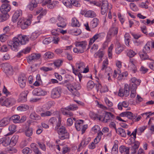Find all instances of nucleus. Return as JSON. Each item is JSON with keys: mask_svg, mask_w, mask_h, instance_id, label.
<instances>
[{"mask_svg": "<svg viewBox=\"0 0 154 154\" xmlns=\"http://www.w3.org/2000/svg\"><path fill=\"white\" fill-rule=\"evenodd\" d=\"M28 40L29 38L27 36L20 34L17 37L14 38L12 41H9L8 42V45L13 50L17 51H18L20 43L22 45H25Z\"/></svg>", "mask_w": 154, "mask_h": 154, "instance_id": "f257e3e1", "label": "nucleus"}, {"mask_svg": "<svg viewBox=\"0 0 154 154\" xmlns=\"http://www.w3.org/2000/svg\"><path fill=\"white\" fill-rule=\"evenodd\" d=\"M61 118L59 116L58 122L55 129L59 134V138L61 140H63L69 138V134L67 132L65 127L62 126H61Z\"/></svg>", "mask_w": 154, "mask_h": 154, "instance_id": "f03ea898", "label": "nucleus"}, {"mask_svg": "<svg viewBox=\"0 0 154 154\" xmlns=\"http://www.w3.org/2000/svg\"><path fill=\"white\" fill-rule=\"evenodd\" d=\"M85 66V64L83 62H80L79 63H77L75 64L76 69H75L73 66L72 67L73 72L75 75L78 74V72H82Z\"/></svg>", "mask_w": 154, "mask_h": 154, "instance_id": "7ed1b4c3", "label": "nucleus"}, {"mask_svg": "<svg viewBox=\"0 0 154 154\" xmlns=\"http://www.w3.org/2000/svg\"><path fill=\"white\" fill-rule=\"evenodd\" d=\"M61 90V88L59 87H57L53 88L51 92V97L53 99H56L60 97Z\"/></svg>", "mask_w": 154, "mask_h": 154, "instance_id": "20e7f679", "label": "nucleus"}, {"mask_svg": "<svg viewBox=\"0 0 154 154\" xmlns=\"http://www.w3.org/2000/svg\"><path fill=\"white\" fill-rule=\"evenodd\" d=\"M15 102L14 99L13 98H6L5 99H0V103L2 106H8L10 105H13Z\"/></svg>", "mask_w": 154, "mask_h": 154, "instance_id": "39448f33", "label": "nucleus"}, {"mask_svg": "<svg viewBox=\"0 0 154 154\" xmlns=\"http://www.w3.org/2000/svg\"><path fill=\"white\" fill-rule=\"evenodd\" d=\"M129 94V88L128 85L125 84V85L124 89L121 88L119 89L118 95L121 97L125 96L128 97Z\"/></svg>", "mask_w": 154, "mask_h": 154, "instance_id": "423d86ee", "label": "nucleus"}, {"mask_svg": "<svg viewBox=\"0 0 154 154\" xmlns=\"http://www.w3.org/2000/svg\"><path fill=\"white\" fill-rule=\"evenodd\" d=\"M2 67L3 68L6 74L9 75H12L13 69L11 65L8 63H3L2 65Z\"/></svg>", "mask_w": 154, "mask_h": 154, "instance_id": "0eeeda50", "label": "nucleus"}, {"mask_svg": "<svg viewBox=\"0 0 154 154\" xmlns=\"http://www.w3.org/2000/svg\"><path fill=\"white\" fill-rule=\"evenodd\" d=\"M26 78L24 74H20L18 78V83L19 85L21 88L25 87L26 85Z\"/></svg>", "mask_w": 154, "mask_h": 154, "instance_id": "6e6552de", "label": "nucleus"}, {"mask_svg": "<svg viewBox=\"0 0 154 154\" xmlns=\"http://www.w3.org/2000/svg\"><path fill=\"white\" fill-rule=\"evenodd\" d=\"M114 118V116L113 114L110 112H105L104 118L102 120L101 119V121L104 122L105 123H107L110 122Z\"/></svg>", "mask_w": 154, "mask_h": 154, "instance_id": "1a4fd4ad", "label": "nucleus"}, {"mask_svg": "<svg viewBox=\"0 0 154 154\" xmlns=\"http://www.w3.org/2000/svg\"><path fill=\"white\" fill-rule=\"evenodd\" d=\"M41 57L39 54H32L27 58V61L29 64H31L35 61L39 59Z\"/></svg>", "mask_w": 154, "mask_h": 154, "instance_id": "9d476101", "label": "nucleus"}, {"mask_svg": "<svg viewBox=\"0 0 154 154\" xmlns=\"http://www.w3.org/2000/svg\"><path fill=\"white\" fill-rule=\"evenodd\" d=\"M75 45L76 47H78L79 48H80L81 52L83 53L86 49L87 42L86 41L78 42L75 43Z\"/></svg>", "mask_w": 154, "mask_h": 154, "instance_id": "9b49d317", "label": "nucleus"}, {"mask_svg": "<svg viewBox=\"0 0 154 154\" xmlns=\"http://www.w3.org/2000/svg\"><path fill=\"white\" fill-rule=\"evenodd\" d=\"M105 34L104 33H100L95 34L90 39L89 44V46L91 45L96 40L98 39L101 38L105 37Z\"/></svg>", "mask_w": 154, "mask_h": 154, "instance_id": "f8f14e48", "label": "nucleus"}, {"mask_svg": "<svg viewBox=\"0 0 154 154\" xmlns=\"http://www.w3.org/2000/svg\"><path fill=\"white\" fill-rule=\"evenodd\" d=\"M33 94L36 96H44L47 93L46 91L40 88H36L32 92Z\"/></svg>", "mask_w": 154, "mask_h": 154, "instance_id": "ddd939ff", "label": "nucleus"}, {"mask_svg": "<svg viewBox=\"0 0 154 154\" xmlns=\"http://www.w3.org/2000/svg\"><path fill=\"white\" fill-rule=\"evenodd\" d=\"M11 8V7L9 4H3L1 6L0 11L2 13H7Z\"/></svg>", "mask_w": 154, "mask_h": 154, "instance_id": "4468645a", "label": "nucleus"}, {"mask_svg": "<svg viewBox=\"0 0 154 154\" xmlns=\"http://www.w3.org/2000/svg\"><path fill=\"white\" fill-rule=\"evenodd\" d=\"M29 93L28 90L23 91L21 92L18 100L19 102H25L27 101V96Z\"/></svg>", "mask_w": 154, "mask_h": 154, "instance_id": "2eb2a0df", "label": "nucleus"}, {"mask_svg": "<svg viewBox=\"0 0 154 154\" xmlns=\"http://www.w3.org/2000/svg\"><path fill=\"white\" fill-rule=\"evenodd\" d=\"M108 3L106 0H104L103 2L101 7V12L102 15H104L108 9Z\"/></svg>", "mask_w": 154, "mask_h": 154, "instance_id": "dca6fc26", "label": "nucleus"}, {"mask_svg": "<svg viewBox=\"0 0 154 154\" xmlns=\"http://www.w3.org/2000/svg\"><path fill=\"white\" fill-rule=\"evenodd\" d=\"M140 144V143L138 141L135 142L134 145L132 146L131 149V154H138V148Z\"/></svg>", "mask_w": 154, "mask_h": 154, "instance_id": "f3484780", "label": "nucleus"}, {"mask_svg": "<svg viewBox=\"0 0 154 154\" xmlns=\"http://www.w3.org/2000/svg\"><path fill=\"white\" fill-rule=\"evenodd\" d=\"M121 117H127L128 118L132 119L135 118V116H133V113L130 112H125L120 114Z\"/></svg>", "mask_w": 154, "mask_h": 154, "instance_id": "a211bd4d", "label": "nucleus"}, {"mask_svg": "<svg viewBox=\"0 0 154 154\" xmlns=\"http://www.w3.org/2000/svg\"><path fill=\"white\" fill-rule=\"evenodd\" d=\"M22 15V11L21 10L16 11L14 14L12 18V20L14 22H16L18 17Z\"/></svg>", "mask_w": 154, "mask_h": 154, "instance_id": "6ab92c4d", "label": "nucleus"}, {"mask_svg": "<svg viewBox=\"0 0 154 154\" xmlns=\"http://www.w3.org/2000/svg\"><path fill=\"white\" fill-rule=\"evenodd\" d=\"M11 138L9 137H5L2 138V145L5 146L8 145L11 146Z\"/></svg>", "mask_w": 154, "mask_h": 154, "instance_id": "aec40b11", "label": "nucleus"}, {"mask_svg": "<svg viewBox=\"0 0 154 154\" xmlns=\"http://www.w3.org/2000/svg\"><path fill=\"white\" fill-rule=\"evenodd\" d=\"M83 121L79 120L76 121L75 123V127L78 131H80L83 125Z\"/></svg>", "mask_w": 154, "mask_h": 154, "instance_id": "412c9836", "label": "nucleus"}, {"mask_svg": "<svg viewBox=\"0 0 154 154\" xmlns=\"http://www.w3.org/2000/svg\"><path fill=\"white\" fill-rule=\"evenodd\" d=\"M58 20L59 22L57 24L58 27L63 28L66 26V24L65 20L62 17L60 16L58 17Z\"/></svg>", "mask_w": 154, "mask_h": 154, "instance_id": "4be33fe9", "label": "nucleus"}, {"mask_svg": "<svg viewBox=\"0 0 154 154\" xmlns=\"http://www.w3.org/2000/svg\"><path fill=\"white\" fill-rule=\"evenodd\" d=\"M9 118L5 117L0 121V127L8 125L10 123Z\"/></svg>", "mask_w": 154, "mask_h": 154, "instance_id": "5701e85b", "label": "nucleus"}, {"mask_svg": "<svg viewBox=\"0 0 154 154\" xmlns=\"http://www.w3.org/2000/svg\"><path fill=\"white\" fill-rule=\"evenodd\" d=\"M104 54L103 51L99 50L94 54V56L95 58L98 57L99 58V62L100 63L102 60V58L103 57Z\"/></svg>", "mask_w": 154, "mask_h": 154, "instance_id": "b1692460", "label": "nucleus"}, {"mask_svg": "<svg viewBox=\"0 0 154 154\" xmlns=\"http://www.w3.org/2000/svg\"><path fill=\"white\" fill-rule=\"evenodd\" d=\"M119 151L121 153H124V154H129V148L125 146H121L119 147Z\"/></svg>", "mask_w": 154, "mask_h": 154, "instance_id": "393cba45", "label": "nucleus"}, {"mask_svg": "<svg viewBox=\"0 0 154 154\" xmlns=\"http://www.w3.org/2000/svg\"><path fill=\"white\" fill-rule=\"evenodd\" d=\"M118 28L117 27H112L108 32V34L110 35H114L117 34L118 32Z\"/></svg>", "mask_w": 154, "mask_h": 154, "instance_id": "a878e982", "label": "nucleus"}, {"mask_svg": "<svg viewBox=\"0 0 154 154\" xmlns=\"http://www.w3.org/2000/svg\"><path fill=\"white\" fill-rule=\"evenodd\" d=\"M106 71L105 75L106 76H108V80H111L110 77L112 76V69L110 68H106Z\"/></svg>", "mask_w": 154, "mask_h": 154, "instance_id": "bb28decb", "label": "nucleus"}, {"mask_svg": "<svg viewBox=\"0 0 154 154\" xmlns=\"http://www.w3.org/2000/svg\"><path fill=\"white\" fill-rule=\"evenodd\" d=\"M91 118L94 120L97 119L99 120H101V119L102 116H98V115L96 114H95L92 112H90L89 114Z\"/></svg>", "mask_w": 154, "mask_h": 154, "instance_id": "cd10ccee", "label": "nucleus"}, {"mask_svg": "<svg viewBox=\"0 0 154 154\" xmlns=\"http://www.w3.org/2000/svg\"><path fill=\"white\" fill-rule=\"evenodd\" d=\"M10 121L12 120L14 123H18L20 122V117L18 115H14L9 118Z\"/></svg>", "mask_w": 154, "mask_h": 154, "instance_id": "c85d7f7f", "label": "nucleus"}, {"mask_svg": "<svg viewBox=\"0 0 154 154\" xmlns=\"http://www.w3.org/2000/svg\"><path fill=\"white\" fill-rule=\"evenodd\" d=\"M99 20L96 18H94L93 19L92 21L91 22V27L93 28L96 27L99 23Z\"/></svg>", "mask_w": 154, "mask_h": 154, "instance_id": "c756f323", "label": "nucleus"}, {"mask_svg": "<svg viewBox=\"0 0 154 154\" xmlns=\"http://www.w3.org/2000/svg\"><path fill=\"white\" fill-rule=\"evenodd\" d=\"M18 136L17 135H15L11 139V146H14L17 143L18 139Z\"/></svg>", "mask_w": 154, "mask_h": 154, "instance_id": "7c9ffc66", "label": "nucleus"}, {"mask_svg": "<svg viewBox=\"0 0 154 154\" xmlns=\"http://www.w3.org/2000/svg\"><path fill=\"white\" fill-rule=\"evenodd\" d=\"M62 111L63 114L66 116L67 117H71L73 116V114L72 112L66 109H62Z\"/></svg>", "mask_w": 154, "mask_h": 154, "instance_id": "2f4dec72", "label": "nucleus"}, {"mask_svg": "<svg viewBox=\"0 0 154 154\" xmlns=\"http://www.w3.org/2000/svg\"><path fill=\"white\" fill-rule=\"evenodd\" d=\"M37 6L36 3H35V1H32L28 5L27 7L29 9L32 11L34 8L36 7Z\"/></svg>", "mask_w": 154, "mask_h": 154, "instance_id": "473e14b6", "label": "nucleus"}, {"mask_svg": "<svg viewBox=\"0 0 154 154\" xmlns=\"http://www.w3.org/2000/svg\"><path fill=\"white\" fill-rule=\"evenodd\" d=\"M71 25L73 27H79L80 26L79 22L75 17H74L72 18Z\"/></svg>", "mask_w": 154, "mask_h": 154, "instance_id": "72a5a7b5", "label": "nucleus"}, {"mask_svg": "<svg viewBox=\"0 0 154 154\" xmlns=\"http://www.w3.org/2000/svg\"><path fill=\"white\" fill-rule=\"evenodd\" d=\"M117 133L122 137H125L126 136V134L125 130L122 128H119L117 130Z\"/></svg>", "mask_w": 154, "mask_h": 154, "instance_id": "f704fd0d", "label": "nucleus"}, {"mask_svg": "<svg viewBox=\"0 0 154 154\" xmlns=\"http://www.w3.org/2000/svg\"><path fill=\"white\" fill-rule=\"evenodd\" d=\"M54 54L51 52H48L45 53L44 57L45 59H52L54 57Z\"/></svg>", "mask_w": 154, "mask_h": 154, "instance_id": "c9c22d12", "label": "nucleus"}, {"mask_svg": "<svg viewBox=\"0 0 154 154\" xmlns=\"http://www.w3.org/2000/svg\"><path fill=\"white\" fill-rule=\"evenodd\" d=\"M125 48L124 46L120 45H119L116 49V52L117 54H120L124 50Z\"/></svg>", "mask_w": 154, "mask_h": 154, "instance_id": "e433bc0d", "label": "nucleus"}, {"mask_svg": "<svg viewBox=\"0 0 154 154\" xmlns=\"http://www.w3.org/2000/svg\"><path fill=\"white\" fill-rule=\"evenodd\" d=\"M94 86L95 84L94 82L91 80H90L87 84V87L88 90H90L94 87Z\"/></svg>", "mask_w": 154, "mask_h": 154, "instance_id": "4c0bfd02", "label": "nucleus"}, {"mask_svg": "<svg viewBox=\"0 0 154 154\" xmlns=\"http://www.w3.org/2000/svg\"><path fill=\"white\" fill-rule=\"evenodd\" d=\"M51 0H46L45 2H43L42 3L43 5H45L46 4L47 5V7L48 8L50 9L53 8H54V5L51 3Z\"/></svg>", "mask_w": 154, "mask_h": 154, "instance_id": "58836bf2", "label": "nucleus"}, {"mask_svg": "<svg viewBox=\"0 0 154 154\" xmlns=\"http://www.w3.org/2000/svg\"><path fill=\"white\" fill-rule=\"evenodd\" d=\"M26 135L27 137L31 136L33 133L32 129L29 127L28 128L25 132Z\"/></svg>", "mask_w": 154, "mask_h": 154, "instance_id": "ea45409f", "label": "nucleus"}, {"mask_svg": "<svg viewBox=\"0 0 154 154\" xmlns=\"http://www.w3.org/2000/svg\"><path fill=\"white\" fill-rule=\"evenodd\" d=\"M30 24V21L29 20H27L23 22V24L21 25V27L22 29H25L27 28Z\"/></svg>", "mask_w": 154, "mask_h": 154, "instance_id": "a19ab883", "label": "nucleus"}, {"mask_svg": "<svg viewBox=\"0 0 154 154\" xmlns=\"http://www.w3.org/2000/svg\"><path fill=\"white\" fill-rule=\"evenodd\" d=\"M150 51V50L149 43H147L144 47L143 49V52L148 53H149Z\"/></svg>", "mask_w": 154, "mask_h": 154, "instance_id": "79ce46f5", "label": "nucleus"}, {"mask_svg": "<svg viewBox=\"0 0 154 154\" xmlns=\"http://www.w3.org/2000/svg\"><path fill=\"white\" fill-rule=\"evenodd\" d=\"M85 15L87 17H93L95 16V14L93 11H88L86 12Z\"/></svg>", "mask_w": 154, "mask_h": 154, "instance_id": "37998d69", "label": "nucleus"}, {"mask_svg": "<svg viewBox=\"0 0 154 154\" xmlns=\"http://www.w3.org/2000/svg\"><path fill=\"white\" fill-rule=\"evenodd\" d=\"M77 108V106L75 105H72L69 106H68L66 108H63L64 109H66L69 111L70 110H74L76 109Z\"/></svg>", "mask_w": 154, "mask_h": 154, "instance_id": "c03bdc74", "label": "nucleus"}, {"mask_svg": "<svg viewBox=\"0 0 154 154\" xmlns=\"http://www.w3.org/2000/svg\"><path fill=\"white\" fill-rule=\"evenodd\" d=\"M29 108V106L27 105H23L18 107L17 108V110L20 111H25Z\"/></svg>", "mask_w": 154, "mask_h": 154, "instance_id": "a18cd8bd", "label": "nucleus"}, {"mask_svg": "<svg viewBox=\"0 0 154 154\" xmlns=\"http://www.w3.org/2000/svg\"><path fill=\"white\" fill-rule=\"evenodd\" d=\"M140 56L142 60H145L149 59V56L147 54V53L142 51V52L140 53Z\"/></svg>", "mask_w": 154, "mask_h": 154, "instance_id": "49530a36", "label": "nucleus"}, {"mask_svg": "<svg viewBox=\"0 0 154 154\" xmlns=\"http://www.w3.org/2000/svg\"><path fill=\"white\" fill-rule=\"evenodd\" d=\"M66 86L68 89L71 92H72V91L75 90V86H74L73 84V85L71 83H68L66 84Z\"/></svg>", "mask_w": 154, "mask_h": 154, "instance_id": "de8ad7c7", "label": "nucleus"}, {"mask_svg": "<svg viewBox=\"0 0 154 154\" xmlns=\"http://www.w3.org/2000/svg\"><path fill=\"white\" fill-rule=\"evenodd\" d=\"M8 129L10 133L13 134L16 131V126L14 125H11L9 126Z\"/></svg>", "mask_w": 154, "mask_h": 154, "instance_id": "09e8293b", "label": "nucleus"}, {"mask_svg": "<svg viewBox=\"0 0 154 154\" xmlns=\"http://www.w3.org/2000/svg\"><path fill=\"white\" fill-rule=\"evenodd\" d=\"M108 60L107 59H105L103 63V65L102 68L101 69V70H106V68H109V67H107V65L108 64Z\"/></svg>", "mask_w": 154, "mask_h": 154, "instance_id": "8fccbe9b", "label": "nucleus"}, {"mask_svg": "<svg viewBox=\"0 0 154 154\" xmlns=\"http://www.w3.org/2000/svg\"><path fill=\"white\" fill-rule=\"evenodd\" d=\"M72 4L76 7H79L81 6V4L77 0H70Z\"/></svg>", "mask_w": 154, "mask_h": 154, "instance_id": "3c124183", "label": "nucleus"}, {"mask_svg": "<svg viewBox=\"0 0 154 154\" xmlns=\"http://www.w3.org/2000/svg\"><path fill=\"white\" fill-rule=\"evenodd\" d=\"M30 118L33 120H38L40 118V117L39 116H38L35 113H32L30 116Z\"/></svg>", "mask_w": 154, "mask_h": 154, "instance_id": "603ef678", "label": "nucleus"}, {"mask_svg": "<svg viewBox=\"0 0 154 154\" xmlns=\"http://www.w3.org/2000/svg\"><path fill=\"white\" fill-rule=\"evenodd\" d=\"M127 54L130 57H132L136 54V53L131 49L128 50Z\"/></svg>", "mask_w": 154, "mask_h": 154, "instance_id": "864d4df0", "label": "nucleus"}, {"mask_svg": "<svg viewBox=\"0 0 154 154\" xmlns=\"http://www.w3.org/2000/svg\"><path fill=\"white\" fill-rule=\"evenodd\" d=\"M131 82L133 83H134V84H136L139 85H140L141 81L139 79H137L135 78L134 77L131 79Z\"/></svg>", "mask_w": 154, "mask_h": 154, "instance_id": "5fc2aeb1", "label": "nucleus"}, {"mask_svg": "<svg viewBox=\"0 0 154 154\" xmlns=\"http://www.w3.org/2000/svg\"><path fill=\"white\" fill-rule=\"evenodd\" d=\"M62 63V60H58L55 61L53 64H54V66L57 67H59L61 66Z\"/></svg>", "mask_w": 154, "mask_h": 154, "instance_id": "6e6d98bb", "label": "nucleus"}, {"mask_svg": "<svg viewBox=\"0 0 154 154\" xmlns=\"http://www.w3.org/2000/svg\"><path fill=\"white\" fill-rule=\"evenodd\" d=\"M52 113L50 111H47L41 113V116L42 117H45L50 116L52 114Z\"/></svg>", "mask_w": 154, "mask_h": 154, "instance_id": "4d7b16f0", "label": "nucleus"}, {"mask_svg": "<svg viewBox=\"0 0 154 154\" xmlns=\"http://www.w3.org/2000/svg\"><path fill=\"white\" fill-rule=\"evenodd\" d=\"M22 152L24 154H28L29 153H31L32 151L29 148L25 147L22 150Z\"/></svg>", "mask_w": 154, "mask_h": 154, "instance_id": "13d9d810", "label": "nucleus"}, {"mask_svg": "<svg viewBox=\"0 0 154 154\" xmlns=\"http://www.w3.org/2000/svg\"><path fill=\"white\" fill-rule=\"evenodd\" d=\"M7 35L5 34L4 33L0 35V40L2 42H5L7 39Z\"/></svg>", "mask_w": 154, "mask_h": 154, "instance_id": "bf43d9fd", "label": "nucleus"}, {"mask_svg": "<svg viewBox=\"0 0 154 154\" xmlns=\"http://www.w3.org/2000/svg\"><path fill=\"white\" fill-rule=\"evenodd\" d=\"M64 5L67 7L69 8H71L72 7V5L70 2L67 0H64L63 2Z\"/></svg>", "mask_w": 154, "mask_h": 154, "instance_id": "052dcab7", "label": "nucleus"}, {"mask_svg": "<svg viewBox=\"0 0 154 154\" xmlns=\"http://www.w3.org/2000/svg\"><path fill=\"white\" fill-rule=\"evenodd\" d=\"M3 14L0 16L2 19L3 20H6L9 17V15L7 13H2Z\"/></svg>", "mask_w": 154, "mask_h": 154, "instance_id": "680f3d73", "label": "nucleus"}, {"mask_svg": "<svg viewBox=\"0 0 154 154\" xmlns=\"http://www.w3.org/2000/svg\"><path fill=\"white\" fill-rule=\"evenodd\" d=\"M38 34L37 33L34 32L32 33V34L31 35L30 37V38L31 39L34 40L36 38L38 37Z\"/></svg>", "mask_w": 154, "mask_h": 154, "instance_id": "e2e57ef3", "label": "nucleus"}, {"mask_svg": "<svg viewBox=\"0 0 154 154\" xmlns=\"http://www.w3.org/2000/svg\"><path fill=\"white\" fill-rule=\"evenodd\" d=\"M59 30H60V29H53L51 31V34L54 35H58L59 33Z\"/></svg>", "mask_w": 154, "mask_h": 154, "instance_id": "0e129e2a", "label": "nucleus"}, {"mask_svg": "<svg viewBox=\"0 0 154 154\" xmlns=\"http://www.w3.org/2000/svg\"><path fill=\"white\" fill-rule=\"evenodd\" d=\"M46 13V10L45 9L43 10L42 9L39 15L37 17V18L38 20L40 19L41 17H42L43 16L45 15Z\"/></svg>", "mask_w": 154, "mask_h": 154, "instance_id": "69168bd1", "label": "nucleus"}, {"mask_svg": "<svg viewBox=\"0 0 154 154\" xmlns=\"http://www.w3.org/2000/svg\"><path fill=\"white\" fill-rule=\"evenodd\" d=\"M130 7L132 10L134 11H137V8L136 5L134 3H131L130 4Z\"/></svg>", "mask_w": 154, "mask_h": 154, "instance_id": "338daca9", "label": "nucleus"}, {"mask_svg": "<svg viewBox=\"0 0 154 154\" xmlns=\"http://www.w3.org/2000/svg\"><path fill=\"white\" fill-rule=\"evenodd\" d=\"M8 49L7 46L5 45L2 46L0 49V51L2 52H5L8 51Z\"/></svg>", "mask_w": 154, "mask_h": 154, "instance_id": "774afa93", "label": "nucleus"}]
</instances>
